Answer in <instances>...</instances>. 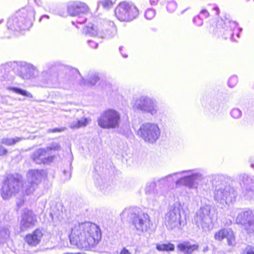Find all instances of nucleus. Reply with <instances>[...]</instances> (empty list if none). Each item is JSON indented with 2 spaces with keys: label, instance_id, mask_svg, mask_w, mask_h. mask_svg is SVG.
<instances>
[{
  "label": "nucleus",
  "instance_id": "f257e3e1",
  "mask_svg": "<svg viewBox=\"0 0 254 254\" xmlns=\"http://www.w3.org/2000/svg\"><path fill=\"white\" fill-rule=\"evenodd\" d=\"M69 237L71 244L79 249L89 251L98 243L101 233L96 224L85 222L75 225Z\"/></svg>",
  "mask_w": 254,
  "mask_h": 254
},
{
  "label": "nucleus",
  "instance_id": "f03ea898",
  "mask_svg": "<svg viewBox=\"0 0 254 254\" xmlns=\"http://www.w3.org/2000/svg\"><path fill=\"white\" fill-rule=\"evenodd\" d=\"M179 176L182 177L176 181V186L179 187L183 185L190 189H197L199 183L204 178L202 172L196 169L178 172L169 174L164 177L167 179V182L169 184L177 179Z\"/></svg>",
  "mask_w": 254,
  "mask_h": 254
},
{
  "label": "nucleus",
  "instance_id": "7ed1b4c3",
  "mask_svg": "<svg viewBox=\"0 0 254 254\" xmlns=\"http://www.w3.org/2000/svg\"><path fill=\"white\" fill-rule=\"evenodd\" d=\"M35 11L31 6L23 7L10 17L7 22V28L12 31L18 32L25 30L32 26L35 19Z\"/></svg>",
  "mask_w": 254,
  "mask_h": 254
},
{
  "label": "nucleus",
  "instance_id": "20e7f679",
  "mask_svg": "<svg viewBox=\"0 0 254 254\" xmlns=\"http://www.w3.org/2000/svg\"><path fill=\"white\" fill-rule=\"evenodd\" d=\"M59 143L54 142L45 148H40L33 152L31 158L38 164H49L52 163L55 158V152L61 150Z\"/></svg>",
  "mask_w": 254,
  "mask_h": 254
},
{
  "label": "nucleus",
  "instance_id": "39448f33",
  "mask_svg": "<svg viewBox=\"0 0 254 254\" xmlns=\"http://www.w3.org/2000/svg\"><path fill=\"white\" fill-rule=\"evenodd\" d=\"M86 34H89L92 36H98L103 38L109 39L114 37L117 32V30L114 22L104 20L102 23L97 27L90 23L86 26L84 29Z\"/></svg>",
  "mask_w": 254,
  "mask_h": 254
},
{
  "label": "nucleus",
  "instance_id": "423d86ee",
  "mask_svg": "<svg viewBox=\"0 0 254 254\" xmlns=\"http://www.w3.org/2000/svg\"><path fill=\"white\" fill-rule=\"evenodd\" d=\"M161 130L155 123H145L141 124L137 130V135L145 143L153 144L160 137Z\"/></svg>",
  "mask_w": 254,
  "mask_h": 254
},
{
  "label": "nucleus",
  "instance_id": "0eeeda50",
  "mask_svg": "<svg viewBox=\"0 0 254 254\" xmlns=\"http://www.w3.org/2000/svg\"><path fill=\"white\" fill-rule=\"evenodd\" d=\"M233 212H238L235 219L236 223L241 225L247 234L254 233V210L250 208H234L232 214Z\"/></svg>",
  "mask_w": 254,
  "mask_h": 254
},
{
  "label": "nucleus",
  "instance_id": "6e6552de",
  "mask_svg": "<svg viewBox=\"0 0 254 254\" xmlns=\"http://www.w3.org/2000/svg\"><path fill=\"white\" fill-rule=\"evenodd\" d=\"M121 121V114L116 110L108 109L103 111L97 119L98 126L104 129L118 127Z\"/></svg>",
  "mask_w": 254,
  "mask_h": 254
},
{
  "label": "nucleus",
  "instance_id": "1a4fd4ad",
  "mask_svg": "<svg viewBox=\"0 0 254 254\" xmlns=\"http://www.w3.org/2000/svg\"><path fill=\"white\" fill-rule=\"evenodd\" d=\"M10 67L14 72L23 79H31L38 77L39 71L35 66L26 63L13 62L2 66L5 69Z\"/></svg>",
  "mask_w": 254,
  "mask_h": 254
},
{
  "label": "nucleus",
  "instance_id": "9d476101",
  "mask_svg": "<svg viewBox=\"0 0 254 254\" xmlns=\"http://www.w3.org/2000/svg\"><path fill=\"white\" fill-rule=\"evenodd\" d=\"M211 209V206L210 205H204L196 211L194 217V222L196 225L205 232L213 228Z\"/></svg>",
  "mask_w": 254,
  "mask_h": 254
},
{
  "label": "nucleus",
  "instance_id": "9b49d317",
  "mask_svg": "<svg viewBox=\"0 0 254 254\" xmlns=\"http://www.w3.org/2000/svg\"><path fill=\"white\" fill-rule=\"evenodd\" d=\"M115 15L121 21H130L136 18L139 12L137 8L132 2H120L115 10Z\"/></svg>",
  "mask_w": 254,
  "mask_h": 254
},
{
  "label": "nucleus",
  "instance_id": "f8f14e48",
  "mask_svg": "<svg viewBox=\"0 0 254 254\" xmlns=\"http://www.w3.org/2000/svg\"><path fill=\"white\" fill-rule=\"evenodd\" d=\"M236 196L237 193L233 188L223 184L217 186L214 192V199L223 205L235 201Z\"/></svg>",
  "mask_w": 254,
  "mask_h": 254
},
{
  "label": "nucleus",
  "instance_id": "ddd939ff",
  "mask_svg": "<svg viewBox=\"0 0 254 254\" xmlns=\"http://www.w3.org/2000/svg\"><path fill=\"white\" fill-rule=\"evenodd\" d=\"M22 183L19 178L14 177L13 175H9L4 181L1 189V196L7 199L12 194L18 192L21 187Z\"/></svg>",
  "mask_w": 254,
  "mask_h": 254
},
{
  "label": "nucleus",
  "instance_id": "4468645a",
  "mask_svg": "<svg viewBox=\"0 0 254 254\" xmlns=\"http://www.w3.org/2000/svg\"><path fill=\"white\" fill-rule=\"evenodd\" d=\"M68 13L72 16H78L79 20L76 22L79 24L83 23L86 19L84 15L90 11L88 6L84 2L80 1H71L67 6Z\"/></svg>",
  "mask_w": 254,
  "mask_h": 254
},
{
  "label": "nucleus",
  "instance_id": "2eb2a0df",
  "mask_svg": "<svg viewBox=\"0 0 254 254\" xmlns=\"http://www.w3.org/2000/svg\"><path fill=\"white\" fill-rule=\"evenodd\" d=\"M134 107L143 113L156 115L158 111L157 101L151 98L142 96L136 100Z\"/></svg>",
  "mask_w": 254,
  "mask_h": 254
},
{
  "label": "nucleus",
  "instance_id": "dca6fc26",
  "mask_svg": "<svg viewBox=\"0 0 254 254\" xmlns=\"http://www.w3.org/2000/svg\"><path fill=\"white\" fill-rule=\"evenodd\" d=\"M181 209L179 204L171 206L165 216V223L168 229H179L181 225Z\"/></svg>",
  "mask_w": 254,
  "mask_h": 254
},
{
  "label": "nucleus",
  "instance_id": "f3484780",
  "mask_svg": "<svg viewBox=\"0 0 254 254\" xmlns=\"http://www.w3.org/2000/svg\"><path fill=\"white\" fill-rule=\"evenodd\" d=\"M132 223L136 230L141 232L147 231L150 227L149 215L142 212L134 213Z\"/></svg>",
  "mask_w": 254,
  "mask_h": 254
},
{
  "label": "nucleus",
  "instance_id": "a211bd4d",
  "mask_svg": "<svg viewBox=\"0 0 254 254\" xmlns=\"http://www.w3.org/2000/svg\"><path fill=\"white\" fill-rule=\"evenodd\" d=\"M37 222L36 215L31 210L25 209L21 215L19 223L21 231H27L34 227Z\"/></svg>",
  "mask_w": 254,
  "mask_h": 254
},
{
  "label": "nucleus",
  "instance_id": "6ab92c4d",
  "mask_svg": "<svg viewBox=\"0 0 254 254\" xmlns=\"http://www.w3.org/2000/svg\"><path fill=\"white\" fill-rule=\"evenodd\" d=\"M215 239L221 241L224 238H227L229 246H234L235 238L234 233L231 229H222L216 232L214 235Z\"/></svg>",
  "mask_w": 254,
  "mask_h": 254
},
{
  "label": "nucleus",
  "instance_id": "aec40b11",
  "mask_svg": "<svg viewBox=\"0 0 254 254\" xmlns=\"http://www.w3.org/2000/svg\"><path fill=\"white\" fill-rule=\"evenodd\" d=\"M43 234L40 229H36L32 233L27 234L25 238V242L30 247H35L41 242Z\"/></svg>",
  "mask_w": 254,
  "mask_h": 254
},
{
  "label": "nucleus",
  "instance_id": "412c9836",
  "mask_svg": "<svg viewBox=\"0 0 254 254\" xmlns=\"http://www.w3.org/2000/svg\"><path fill=\"white\" fill-rule=\"evenodd\" d=\"M227 29L224 31L223 37L225 39L230 38L232 40L236 41L234 38V35L236 34L237 37H239V35L241 28L237 27V24L234 21H229L227 24Z\"/></svg>",
  "mask_w": 254,
  "mask_h": 254
},
{
  "label": "nucleus",
  "instance_id": "4be33fe9",
  "mask_svg": "<svg viewBox=\"0 0 254 254\" xmlns=\"http://www.w3.org/2000/svg\"><path fill=\"white\" fill-rule=\"evenodd\" d=\"M83 114V112L82 110L77 111L76 114L75 115L76 120L70 124L69 127L71 128L85 127L89 124L91 120L89 118L82 117Z\"/></svg>",
  "mask_w": 254,
  "mask_h": 254
},
{
  "label": "nucleus",
  "instance_id": "5701e85b",
  "mask_svg": "<svg viewBox=\"0 0 254 254\" xmlns=\"http://www.w3.org/2000/svg\"><path fill=\"white\" fill-rule=\"evenodd\" d=\"M38 81L42 86H48L55 81V75L52 74L51 70H44L38 77Z\"/></svg>",
  "mask_w": 254,
  "mask_h": 254
},
{
  "label": "nucleus",
  "instance_id": "b1692460",
  "mask_svg": "<svg viewBox=\"0 0 254 254\" xmlns=\"http://www.w3.org/2000/svg\"><path fill=\"white\" fill-rule=\"evenodd\" d=\"M42 170L32 169L28 171L27 173V180L29 182L36 183L39 185L42 180Z\"/></svg>",
  "mask_w": 254,
  "mask_h": 254
},
{
  "label": "nucleus",
  "instance_id": "393cba45",
  "mask_svg": "<svg viewBox=\"0 0 254 254\" xmlns=\"http://www.w3.org/2000/svg\"><path fill=\"white\" fill-rule=\"evenodd\" d=\"M177 249L184 254H192V253L198 249V245H191L190 242H184L178 245Z\"/></svg>",
  "mask_w": 254,
  "mask_h": 254
},
{
  "label": "nucleus",
  "instance_id": "a878e982",
  "mask_svg": "<svg viewBox=\"0 0 254 254\" xmlns=\"http://www.w3.org/2000/svg\"><path fill=\"white\" fill-rule=\"evenodd\" d=\"M157 184L155 182H150L146 184L145 188V194L150 198H154L158 194V190L156 189Z\"/></svg>",
  "mask_w": 254,
  "mask_h": 254
},
{
  "label": "nucleus",
  "instance_id": "bb28decb",
  "mask_svg": "<svg viewBox=\"0 0 254 254\" xmlns=\"http://www.w3.org/2000/svg\"><path fill=\"white\" fill-rule=\"evenodd\" d=\"M38 185L36 183L29 182L27 180V182L23 185L22 191L26 195L31 194L38 188Z\"/></svg>",
  "mask_w": 254,
  "mask_h": 254
},
{
  "label": "nucleus",
  "instance_id": "cd10ccee",
  "mask_svg": "<svg viewBox=\"0 0 254 254\" xmlns=\"http://www.w3.org/2000/svg\"><path fill=\"white\" fill-rule=\"evenodd\" d=\"M99 80L98 73L96 72H90L88 74V79L85 80L84 79H82L81 84L84 85H95L97 82Z\"/></svg>",
  "mask_w": 254,
  "mask_h": 254
},
{
  "label": "nucleus",
  "instance_id": "c85d7f7f",
  "mask_svg": "<svg viewBox=\"0 0 254 254\" xmlns=\"http://www.w3.org/2000/svg\"><path fill=\"white\" fill-rule=\"evenodd\" d=\"M23 137H15L14 138L3 137L0 139V143L7 146H12L23 139Z\"/></svg>",
  "mask_w": 254,
  "mask_h": 254
},
{
  "label": "nucleus",
  "instance_id": "c756f323",
  "mask_svg": "<svg viewBox=\"0 0 254 254\" xmlns=\"http://www.w3.org/2000/svg\"><path fill=\"white\" fill-rule=\"evenodd\" d=\"M242 196L246 200H254V189L251 187H246L242 192Z\"/></svg>",
  "mask_w": 254,
  "mask_h": 254
},
{
  "label": "nucleus",
  "instance_id": "7c9ffc66",
  "mask_svg": "<svg viewBox=\"0 0 254 254\" xmlns=\"http://www.w3.org/2000/svg\"><path fill=\"white\" fill-rule=\"evenodd\" d=\"M156 249L159 251L171 252L174 251L175 246L171 243L160 244L156 245Z\"/></svg>",
  "mask_w": 254,
  "mask_h": 254
},
{
  "label": "nucleus",
  "instance_id": "2f4dec72",
  "mask_svg": "<svg viewBox=\"0 0 254 254\" xmlns=\"http://www.w3.org/2000/svg\"><path fill=\"white\" fill-rule=\"evenodd\" d=\"M116 2V0H100L98 2V5H101L106 9H109L112 7Z\"/></svg>",
  "mask_w": 254,
  "mask_h": 254
},
{
  "label": "nucleus",
  "instance_id": "473e14b6",
  "mask_svg": "<svg viewBox=\"0 0 254 254\" xmlns=\"http://www.w3.org/2000/svg\"><path fill=\"white\" fill-rule=\"evenodd\" d=\"M8 89L12 91L13 92L29 97L30 98H32L33 96L30 93L26 90H23L22 89H20L18 87H9L8 88Z\"/></svg>",
  "mask_w": 254,
  "mask_h": 254
},
{
  "label": "nucleus",
  "instance_id": "72a5a7b5",
  "mask_svg": "<svg viewBox=\"0 0 254 254\" xmlns=\"http://www.w3.org/2000/svg\"><path fill=\"white\" fill-rule=\"evenodd\" d=\"M9 236V231L7 228H2L0 230V243H4Z\"/></svg>",
  "mask_w": 254,
  "mask_h": 254
},
{
  "label": "nucleus",
  "instance_id": "f704fd0d",
  "mask_svg": "<svg viewBox=\"0 0 254 254\" xmlns=\"http://www.w3.org/2000/svg\"><path fill=\"white\" fill-rule=\"evenodd\" d=\"M177 7V3L174 0L169 1L167 5V9L170 12H174Z\"/></svg>",
  "mask_w": 254,
  "mask_h": 254
},
{
  "label": "nucleus",
  "instance_id": "c9c22d12",
  "mask_svg": "<svg viewBox=\"0 0 254 254\" xmlns=\"http://www.w3.org/2000/svg\"><path fill=\"white\" fill-rule=\"evenodd\" d=\"M155 183L157 184V186L160 188H162L169 185L167 182V179L165 178L164 177L158 179Z\"/></svg>",
  "mask_w": 254,
  "mask_h": 254
},
{
  "label": "nucleus",
  "instance_id": "e433bc0d",
  "mask_svg": "<svg viewBox=\"0 0 254 254\" xmlns=\"http://www.w3.org/2000/svg\"><path fill=\"white\" fill-rule=\"evenodd\" d=\"M231 115L234 119H238L242 116L241 111L238 108H234L231 111Z\"/></svg>",
  "mask_w": 254,
  "mask_h": 254
},
{
  "label": "nucleus",
  "instance_id": "4c0bfd02",
  "mask_svg": "<svg viewBox=\"0 0 254 254\" xmlns=\"http://www.w3.org/2000/svg\"><path fill=\"white\" fill-rule=\"evenodd\" d=\"M144 15L146 19H152L155 15V11L153 9H148L146 10Z\"/></svg>",
  "mask_w": 254,
  "mask_h": 254
},
{
  "label": "nucleus",
  "instance_id": "58836bf2",
  "mask_svg": "<svg viewBox=\"0 0 254 254\" xmlns=\"http://www.w3.org/2000/svg\"><path fill=\"white\" fill-rule=\"evenodd\" d=\"M241 254H254V247L248 246L245 249L242 250Z\"/></svg>",
  "mask_w": 254,
  "mask_h": 254
},
{
  "label": "nucleus",
  "instance_id": "ea45409f",
  "mask_svg": "<svg viewBox=\"0 0 254 254\" xmlns=\"http://www.w3.org/2000/svg\"><path fill=\"white\" fill-rule=\"evenodd\" d=\"M238 82V78L236 76H231L228 80V85L231 87H234Z\"/></svg>",
  "mask_w": 254,
  "mask_h": 254
},
{
  "label": "nucleus",
  "instance_id": "a19ab883",
  "mask_svg": "<svg viewBox=\"0 0 254 254\" xmlns=\"http://www.w3.org/2000/svg\"><path fill=\"white\" fill-rule=\"evenodd\" d=\"M193 22L198 26H201L203 24L202 18L200 15H197L193 18Z\"/></svg>",
  "mask_w": 254,
  "mask_h": 254
},
{
  "label": "nucleus",
  "instance_id": "79ce46f5",
  "mask_svg": "<svg viewBox=\"0 0 254 254\" xmlns=\"http://www.w3.org/2000/svg\"><path fill=\"white\" fill-rule=\"evenodd\" d=\"M209 15V12L206 9H202L200 12V17L203 18H207Z\"/></svg>",
  "mask_w": 254,
  "mask_h": 254
},
{
  "label": "nucleus",
  "instance_id": "37998d69",
  "mask_svg": "<svg viewBox=\"0 0 254 254\" xmlns=\"http://www.w3.org/2000/svg\"><path fill=\"white\" fill-rule=\"evenodd\" d=\"M88 43L92 48H96L98 46V44L92 40H88Z\"/></svg>",
  "mask_w": 254,
  "mask_h": 254
},
{
  "label": "nucleus",
  "instance_id": "c03bdc74",
  "mask_svg": "<svg viewBox=\"0 0 254 254\" xmlns=\"http://www.w3.org/2000/svg\"><path fill=\"white\" fill-rule=\"evenodd\" d=\"M0 152L2 155H5L7 153V150L1 144H0Z\"/></svg>",
  "mask_w": 254,
  "mask_h": 254
},
{
  "label": "nucleus",
  "instance_id": "a18cd8bd",
  "mask_svg": "<svg viewBox=\"0 0 254 254\" xmlns=\"http://www.w3.org/2000/svg\"><path fill=\"white\" fill-rule=\"evenodd\" d=\"M120 254H131V253L125 248H124L121 251Z\"/></svg>",
  "mask_w": 254,
  "mask_h": 254
},
{
  "label": "nucleus",
  "instance_id": "49530a36",
  "mask_svg": "<svg viewBox=\"0 0 254 254\" xmlns=\"http://www.w3.org/2000/svg\"><path fill=\"white\" fill-rule=\"evenodd\" d=\"M61 131H62V129L58 128H54L53 129H49L48 130L47 132L48 133H50V132H57V131L60 132Z\"/></svg>",
  "mask_w": 254,
  "mask_h": 254
},
{
  "label": "nucleus",
  "instance_id": "de8ad7c7",
  "mask_svg": "<svg viewBox=\"0 0 254 254\" xmlns=\"http://www.w3.org/2000/svg\"><path fill=\"white\" fill-rule=\"evenodd\" d=\"M35 4L38 6H43V2L42 0H34Z\"/></svg>",
  "mask_w": 254,
  "mask_h": 254
},
{
  "label": "nucleus",
  "instance_id": "09e8293b",
  "mask_svg": "<svg viewBox=\"0 0 254 254\" xmlns=\"http://www.w3.org/2000/svg\"><path fill=\"white\" fill-rule=\"evenodd\" d=\"M49 16L48 15H43L39 19V22H41L44 19H49Z\"/></svg>",
  "mask_w": 254,
  "mask_h": 254
},
{
  "label": "nucleus",
  "instance_id": "8fccbe9b",
  "mask_svg": "<svg viewBox=\"0 0 254 254\" xmlns=\"http://www.w3.org/2000/svg\"><path fill=\"white\" fill-rule=\"evenodd\" d=\"M123 47H120V48H119V50L121 53V54L122 55L123 57L124 58H127V55L126 54H123V52H122V51H123Z\"/></svg>",
  "mask_w": 254,
  "mask_h": 254
},
{
  "label": "nucleus",
  "instance_id": "3c124183",
  "mask_svg": "<svg viewBox=\"0 0 254 254\" xmlns=\"http://www.w3.org/2000/svg\"><path fill=\"white\" fill-rule=\"evenodd\" d=\"M213 11H214L215 12V15H218L219 14V8L217 6H215L213 8Z\"/></svg>",
  "mask_w": 254,
  "mask_h": 254
},
{
  "label": "nucleus",
  "instance_id": "603ef678",
  "mask_svg": "<svg viewBox=\"0 0 254 254\" xmlns=\"http://www.w3.org/2000/svg\"><path fill=\"white\" fill-rule=\"evenodd\" d=\"M158 0H150L151 4L155 5L157 3Z\"/></svg>",
  "mask_w": 254,
  "mask_h": 254
},
{
  "label": "nucleus",
  "instance_id": "864d4df0",
  "mask_svg": "<svg viewBox=\"0 0 254 254\" xmlns=\"http://www.w3.org/2000/svg\"><path fill=\"white\" fill-rule=\"evenodd\" d=\"M23 204V201H21V200H20L19 202H17V206H18V207H20L21 206H22Z\"/></svg>",
  "mask_w": 254,
  "mask_h": 254
},
{
  "label": "nucleus",
  "instance_id": "5fc2aeb1",
  "mask_svg": "<svg viewBox=\"0 0 254 254\" xmlns=\"http://www.w3.org/2000/svg\"><path fill=\"white\" fill-rule=\"evenodd\" d=\"M208 250V246H206L205 247H204L203 249V252L204 253H205L206 252H207Z\"/></svg>",
  "mask_w": 254,
  "mask_h": 254
},
{
  "label": "nucleus",
  "instance_id": "6e6d98bb",
  "mask_svg": "<svg viewBox=\"0 0 254 254\" xmlns=\"http://www.w3.org/2000/svg\"><path fill=\"white\" fill-rule=\"evenodd\" d=\"M126 211H127V210H124V211H123V212L122 213L121 215H123L124 214H125V213L126 212Z\"/></svg>",
  "mask_w": 254,
  "mask_h": 254
},
{
  "label": "nucleus",
  "instance_id": "4d7b16f0",
  "mask_svg": "<svg viewBox=\"0 0 254 254\" xmlns=\"http://www.w3.org/2000/svg\"><path fill=\"white\" fill-rule=\"evenodd\" d=\"M102 191H103V192H104V193H108V191H107L106 190H104L103 189Z\"/></svg>",
  "mask_w": 254,
  "mask_h": 254
},
{
  "label": "nucleus",
  "instance_id": "13d9d810",
  "mask_svg": "<svg viewBox=\"0 0 254 254\" xmlns=\"http://www.w3.org/2000/svg\"><path fill=\"white\" fill-rule=\"evenodd\" d=\"M254 164H251V167H254Z\"/></svg>",
  "mask_w": 254,
  "mask_h": 254
},
{
  "label": "nucleus",
  "instance_id": "bf43d9fd",
  "mask_svg": "<svg viewBox=\"0 0 254 254\" xmlns=\"http://www.w3.org/2000/svg\"><path fill=\"white\" fill-rule=\"evenodd\" d=\"M3 22V20H2V19H1V20H0V23L1 22Z\"/></svg>",
  "mask_w": 254,
  "mask_h": 254
}]
</instances>
